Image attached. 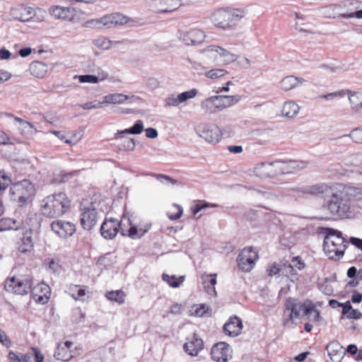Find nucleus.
<instances>
[{"instance_id": "2eb2a0df", "label": "nucleus", "mask_w": 362, "mask_h": 362, "mask_svg": "<svg viewBox=\"0 0 362 362\" xmlns=\"http://www.w3.org/2000/svg\"><path fill=\"white\" fill-rule=\"evenodd\" d=\"M52 230L59 237L66 238L73 235L76 231V226L70 221L57 220L50 225Z\"/></svg>"}, {"instance_id": "7ed1b4c3", "label": "nucleus", "mask_w": 362, "mask_h": 362, "mask_svg": "<svg viewBox=\"0 0 362 362\" xmlns=\"http://www.w3.org/2000/svg\"><path fill=\"white\" fill-rule=\"evenodd\" d=\"M324 230L323 250L325 254L331 259H339L344 256L349 242L342 236V233L338 230L325 228Z\"/></svg>"}, {"instance_id": "412c9836", "label": "nucleus", "mask_w": 362, "mask_h": 362, "mask_svg": "<svg viewBox=\"0 0 362 362\" xmlns=\"http://www.w3.org/2000/svg\"><path fill=\"white\" fill-rule=\"evenodd\" d=\"M11 16L19 21L28 22L31 21V7L23 4L18 5L11 9Z\"/></svg>"}, {"instance_id": "4468645a", "label": "nucleus", "mask_w": 362, "mask_h": 362, "mask_svg": "<svg viewBox=\"0 0 362 362\" xmlns=\"http://www.w3.org/2000/svg\"><path fill=\"white\" fill-rule=\"evenodd\" d=\"M211 356L216 362H227L232 358V350L228 344L220 341L212 346Z\"/></svg>"}, {"instance_id": "4be33fe9", "label": "nucleus", "mask_w": 362, "mask_h": 362, "mask_svg": "<svg viewBox=\"0 0 362 362\" xmlns=\"http://www.w3.org/2000/svg\"><path fill=\"white\" fill-rule=\"evenodd\" d=\"M326 350L332 362H340L345 354L343 346L337 341L329 343L326 346Z\"/></svg>"}, {"instance_id": "c03bdc74", "label": "nucleus", "mask_w": 362, "mask_h": 362, "mask_svg": "<svg viewBox=\"0 0 362 362\" xmlns=\"http://www.w3.org/2000/svg\"><path fill=\"white\" fill-rule=\"evenodd\" d=\"M2 224L4 226V227H0V232L6 230H18L20 228V226L18 224H17V222L11 218L3 220Z\"/></svg>"}, {"instance_id": "680f3d73", "label": "nucleus", "mask_w": 362, "mask_h": 362, "mask_svg": "<svg viewBox=\"0 0 362 362\" xmlns=\"http://www.w3.org/2000/svg\"><path fill=\"white\" fill-rule=\"evenodd\" d=\"M209 308L206 306V305L201 304L199 306L196 307V308L193 311L192 315L196 317H204L209 311Z\"/></svg>"}, {"instance_id": "052dcab7", "label": "nucleus", "mask_w": 362, "mask_h": 362, "mask_svg": "<svg viewBox=\"0 0 362 362\" xmlns=\"http://www.w3.org/2000/svg\"><path fill=\"white\" fill-rule=\"evenodd\" d=\"M130 128L132 130V134H140L144 131V122L142 120L138 119Z\"/></svg>"}, {"instance_id": "a211bd4d", "label": "nucleus", "mask_w": 362, "mask_h": 362, "mask_svg": "<svg viewBox=\"0 0 362 362\" xmlns=\"http://www.w3.org/2000/svg\"><path fill=\"white\" fill-rule=\"evenodd\" d=\"M16 249L18 252L25 254L31 252L34 247V242L33 240V231L31 229H26L22 236L16 242Z\"/></svg>"}, {"instance_id": "f704fd0d", "label": "nucleus", "mask_w": 362, "mask_h": 362, "mask_svg": "<svg viewBox=\"0 0 362 362\" xmlns=\"http://www.w3.org/2000/svg\"><path fill=\"white\" fill-rule=\"evenodd\" d=\"M45 269L52 274H59L61 271V265L59 259L47 258L43 263Z\"/></svg>"}, {"instance_id": "c85d7f7f", "label": "nucleus", "mask_w": 362, "mask_h": 362, "mask_svg": "<svg viewBox=\"0 0 362 362\" xmlns=\"http://www.w3.org/2000/svg\"><path fill=\"white\" fill-rule=\"evenodd\" d=\"M305 80L300 77L294 76H287L284 77L280 82V88L285 91H288L304 83Z\"/></svg>"}, {"instance_id": "5701e85b", "label": "nucleus", "mask_w": 362, "mask_h": 362, "mask_svg": "<svg viewBox=\"0 0 362 362\" xmlns=\"http://www.w3.org/2000/svg\"><path fill=\"white\" fill-rule=\"evenodd\" d=\"M100 25H103L107 28L115 27V25L112 13L105 15L101 18L88 20L85 23L84 26L95 28L98 27Z\"/></svg>"}, {"instance_id": "13d9d810", "label": "nucleus", "mask_w": 362, "mask_h": 362, "mask_svg": "<svg viewBox=\"0 0 362 362\" xmlns=\"http://www.w3.org/2000/svg\"><path fill=\"white\" fill-rule=\"evenodd\" d=\"M153 177H155L158 181L162 183H165V182H168L172 185H175L177 183V180L173 179V177L163 175V174H151Z\"/></svg>"}, {"instance_id": "72a5a7b5", "label": "nucleus", "mask_w": 362, "mask_h": 362, "mask_svg": "<svg viewBox=\"0 0 362 362\" xmlns=\"http://www.w3.org/2000/svg\"><path fill=\"white\" fill-rule=\"evenodd\" d=\"M54 356L57 360L69 361L73 357V355L70 350H68L67 348H63L60 344L56 349Z\"/></svg>"}, {"instance_id": "cd10ccee", "label": "nucleus", "mask_w": 362, "mask_h": 362, "mask_svg": "<svg viewBox=\"0 0 362 362\" xmlns=\"http://www.w3.org/2000/svg\"><path fill=\"white\" fill-rule=\"evenodd\" d=\"M254 173L261 178H273L271 162H261L255 167Z\"/></svg>"}, {"instance_id": "3c124183", "label": "nucleus", "mask_w": 362, "mask_h": 362, "mask_svg": "<svg viewBox=\"0 0 362 362\" xmlns=\"http://www.w3.org/2000/svg\"><path fill=\"white\" fill-rule=\"evenodd\" d=\"M218 205L216 204H209L206 202H201L198 204H197L192 209V213L194 214H197L199 211H201L203 209H205L209 207H217Z\"/></svg>"}, {"instance_id": "864d4df0", "label": "nucleus", "mask_w": 362, "mask_h": 362, "mask_svg": "<svg viewBox=\"0 0 362 362\" xmlns=\"http://www.w3.org/2000/svg\"><path fill=\"white\" fill-rule=\"evenodd\" d=\"M226 74V71L222 69H214L206 72V77L212 79L220 78Z\"/></svg>"}, {"instance_id": "dca6fc26", "label": "nucleus", "mask_w": 362, "mask_h": 362, "mask_svg": "<svg viewBox=\"0 0 362 362\" xmlns=\"http://www.w3.org/2000/svg\"><path fill=\"white\" fill-rule=\"evenodd\" d=\"M157 13H171L182 5V0H151Z\"/></svg>"}, {"instance_id": "b1692460", "label": "nucleus", "mask_w": 362, "mask_h": 362, "mask_svg": "<svg viewBox=\"0 0 362 362\" xmlns=\"http://www.w3.org/2000/svg\"><path fill=\"white\" fill-rule=\"evenodd\" d=\"M208 50L216 52L218 54L219 57L221 58V60L224 64H230L232 62H235L238 59V56L236 54H233L230 52L219 46H209L208 47Z\"/></svg>"}, {"instance_id": "f8f14e48", "label": "nucleus", "mask_w": 362, "mask_h": 362, "mask_svg": "<svg viewBox=\"0 0 362 362\" xmlns=\"http://www.w3.org/2000/svg\"><path fill=\"white\" fill-rule=\"evenodd\" d=\"M178 37L185 45L196 46L204 41L206 35L204 32L197 28H190L179 32Z\"/></svg>"}, {"instance_id": "c9c22d12", "label": "nucleus", "mask_w": 362, "mask_h": 362, "mask_svg": "<svg viewBox=\"0 0 362 362\" xmlns=\"http://www.w3.org/2000/svg\"><path fill=\"white\" fill-rule=\"evenodd\" d=\"M349 100L352 109L358 110L362 108V93L358 92H350Z\"/></svg>"}, {"instance_id": "49530a36", "label": "nucleus", "mask_w": 362, "mask_h": 362, "mask_svg": "<svg viewBox=\"0 0 362 362\" xmlns=\"http://www.w3.org/2000/svg\"><path fill=\"white\" fill-rule=\"evenodd\" d=\"M74 78H78V81L81 83H98V79L96 78V76L91 74H86V75H76Z\"/></svg>"}, {"instance_id": "e433bc0d", "label": "nucleus", "mask_w": 362, "mask_h": 362, "mask_svg": "<svg viewBox=\"0 0 362 362\" xmlns=\"http://www.w3.org/2000/svg\"><path fill=\"white\" fill-rule=\"evenodd\" d=\"M162 279L165 281L170 287L177 288L184 281L185 277L181 276L177 278L175 275L170 276L166 274H163Z\"/></svg>"}, {"instance_id": "79ce46f5", "label": "nucleus", "mask_w": 362, "mask_h": 362, "mask_svg": "<svg viewBox=\"0 0 362 362\" xmlns=\"http://www.w3.org/2000/svg\"><path fill=\"white\" fill-rule=\"evenodd\" d=\"M106 297L108 300L122 303L124 301V295L122 291H112L107 292Z\"/></svg>"}, {"instance_id": "e2e57ef3", "label": "nucleus", "mask_w": 362, "mask_h": 362, "mask_svg": "<svg viewBox=\"0 0 362 362\" xmlns=\"http://www.w3.org/2000/svg\"><path fill=\"white\" fill-rule=\"evenodd\" d=\"M216 111H220L226 108V104L222 99V95L212 96Z\"/></svg>"}, {"instance_id": "f03ea898", "label": "nucleus", "mask_w": 362, "mask_h": 362, "mask_svg": "<svg viewBox=\"0 0 362 362\" xmlns=\"http://www.w3.org/2000/svg\"><path fill=\"white\" fill-rule=\"evenodd\" d=\"M147 230H138L136 226H132L129 218L124 214L121 221L114 218H106L100 226V233L105 239H112L120 232L122 235H126L134 239L141 238Z\"/></svg>"}, {"instance_id": "6e6d98bb", "label": "nucleus", "mask_w": 362, "mask_h": 362, "mask_svg": "<svg viewBox=\"0 0 362 362\" xmlns=\"http://www.w3.org/2000/svg\"><path fill=\"white\" fill-rule=\"evenodd\" d=\"M108 256H109V254H107L105 256L100 257L98 259V260L97 262V264L100 268L107 269L111 266L112 262Z\"/></svg>"}, {"instance_id": "f3484780", "label": "nucleus", "mask_w": 362, "mask_h": 362, "mask_svg": "<svg viewBox=\"0 0 362 362\" xmlns=\"http://www.w3.org/2000/svg\"><path fill=\"white\" fill-rule=\"evenodd\" d=\"M197 95V90L192 88L189 90L182 92L177 95L170 94L168 95L164 101L165 107H177L180 103L194 98Z\"/></svg>"}, {"instance_id": "338daca9", "label": "nucleus", "mask_w": 362, "mask_h": 362, "mask_svg": "<svg viewBox=\"0 0 362 362\" xmlns=\"http://www.w3.org/2000/svg\"><path fill=\"white\" fill-rule=\"evenodd\" d=\"M30 352L33 354L35 362H43L44 356L37 348L32 347Z\"/></svg>"}, {"instance_id": "2f4dec72", "label": "nucleus", "mask_w": 362, "mask_h": 362, "mask_svg": "<svg viewBox=\"0 0 362 362\" xmlns=\"http://www.w3.org/2000/svg\"><path fill=\"white\" fill-rule=\"evenodd\" d=\"M39 286L40 290L44 292L43 295H37L34 293L33 295V298L36 303L44 305L48 302L49 298L50 288L45 284H39Z\"/></svg>"}, {"instance_id": "393cba45", "label": "nucleus", "mask_w": 362, "mask_h": 362, "mask_svg": "<svg viewBox=\"0 0 362 362\" xmlns=\"http://www.w3.org/2000/svg\"><path fill=\"white\" fill-rule=\"evenodd\" d=\"M305 167L306 163L303 161L293 160H282L283 175L296 173Z\"/></svg>"}, {"instance_id": "4c0bfd02", "label": "nucleus", "mask_w": 362, "mask_h": 362, "mask_svg": "<svg viewBox=\"0 0 362 362\" xmlns=\"http://www.w3.org/2000/svg\"><path fill=\"white\" fill-rule=\"evenodd\" d=\"M281 275L290 277L293 281L298 280L299 276L294 266L291 264L282 265Z\"/></svg>"}, {"instance_id": "20e7f679", "label": "nucleus", "mask_w": 362, "mask_h": 362, "mask_svg": "<svg viewBox=\"0 0 362 362\" xmlns=\"http://www.w3.org/2000/svg\"><path fill=\"white\" fill-rule=\"evenodd\" d=\"M71 206V200L64 192L46 197L42 202V213L45 216L56 218L66 214Z\"/></svg>"}, {"instance_id": "6e6552de", "label": "nucleus", "mask_w": 362, "mask_h": 362, "mask_svg": "<svg viewBox=\"0 0 362 362\" xmlns=\"http://www.w3.org/2000/svg\"><path fill=\"white\" fill-rule=\"evenodd\" d=\"M33 285V276L28 274L7 278L4 283V288L8 292L23 296L31 291Z\"/></svg>"}, {"instance_id": "a19ab883", "label": "nucleus", "mask_w": 362, "mask_h": 362, "mask_svg": "<svg viewBox=\"0 0 362 362\" xmlns=\"http://www.w3.org/2000/svg\"><path fill=\"white\" fill-rule=\"evenodd\" d=\"M201 108L204 110L206 113H214L216 112V107L214 102L213 97H209L204 100H203L201 103Z\"/></svg>"}, {"instance_id": "ea45409f", "label": "nucleus", "mask_w": 362, "mask_h": 362, "mask_svg": "<svg viewBox=\"0 0 362 362\" xmlns=\"http://www.w3.org/2000/svg\"><path fill=\"white\" fill-rule=\"evenodd\" d=\"M45 10L40 8H33L31 7V21L40 23L45 20Z\"/></svg>"}, {"instance_id": "0eeeda50", "label": "nucleus", "mask_w": 362, "mask_h": 362, "mask_svg": "<svg viewBox=\"0 0 362 362\" xmlns=\"http://www.w3.org/2000/svg\"><path fill=\"white\" fill-rule=\"evenodd\" d=\"M244 16L240 9L220 8L212 14L211 21L216 27L227 29L235 26Z\"/></svg>"}, {"instance_id": "09e8293b", "label": "nucleus", "mask_w": 362, "mask_h": 362, "mask_svg": "<svg viewBox=\"0 0 362 362\" xmlns=\"http://www.w3.org/2000/svg\"><path fill=\"white\" fill-rule=\"evenodd\" d=\"M344 136H349L355 143L362 144V128H356L349 135Z\"/></svg>"}, {"instance_id": "0e129e2a", "label": "nucleus", "mask_w": 362, "mask_h": 362, "mask_svg": "<svg viewBox=\"0 0 362 362\" xmlns=\"http://www.w3.org/2000/svg\"><path fill=\"white\" fill-rule=\"evenodd\" d=\"M0 343L4 346L9 348L12 346V342L5 332L0 328Z\"/></svg>"}, {"instance_id": "8fccbe9b", "label": "nucleus", "mask_w": 362, "mask_h": 362, "mask_svg": "<svg viewBox=\"0 0 362 362\" xmlns=\"http://www.w3.org/2000/svg\"><path fill=\"white\" fill-rule=\"evenodd\" d=\"M271 165L272 168L273 177L283 175L282 160H279L271 162Z\"/></svg>"}, {"instance_id": "c756f323", "label": "nucleus", "mask_w": 362, "mask_h": 362, "mask_svg": "<svg viewBox=\"0 0 362 362\" xmlns=\"http://www.w3.org/2000/svg\"><path fill=\"white\" fill-rule=\"evenodd\" d=\"M134 95L131 97L124 95L123 93H110L105 95L103 99H104V103L106 104H124L127 100L132 98H135Z\"/></svg>"}, {"instance_id": "f257e3e1", "label": "nucleus", "mask_w": 362, "mask_h": 362, "mask_svg": "<svg viewBox=\"0 0 362 362\" xmlns=\"http://www.w3.org/2000/svg\"><path fill=\"white\" fill-rule=\"evenodd\" d=\"M288 195L295 198L303 196L321 197L322 207L334 219L351 218L354 216L351 201H356L358 187L340 183L318 182L288 189Z\"/></svg>"}, {"instance_id": "9b49d317", "label": "nucleus", "mask_w": 362, "mask_h": 362, "mask_svg": "<svg viewBox=\"0 0 362 362\" xmlns=\"http://www.w3.org/2000/svg\"><path fill=\"white\" fill-rule=\"evenodd\" d=\"M285 308L287 310H290L289 320H293V319L298 318L301 310L304 311L305 315H312V310L314 308V304L312 302H309L308 304L304 303L300 304L296 302L293 298H288L285 303Z\"/></svg>"}, {"instance_id": "7c9ffc66", "label": "nucleus", "mask_w": 362, "mask_h": 362, "mask_svg": "<svg viewBox=\"0 0 362 362\" xmlns=\"http://www.w3.org/2000/svg\"><path fill=\"white\" fill-rule=\"evenodd\" d=\"M300 107L293 100H288L284 103L281 114L284 117L292 118L295 117L299 112Z\"/></svg>"}, {"instance_id": "774afa93", "label": "nucleus", "mask_w": 362, "mask_h": 362, "mask_svg": "<svg viewBox=\"0 0 362 362\" xmlns=\"http://www.w3.org/2000/svg\"><path fill=\"white\" fill-rule=\"evenodd\" d=\"M21 354H17L13 351H10L8 354L9 362H22Z\"/></svg>"}, {"instance_id": "a878e982", "label": "nucleus", "mask_w": 362, "mask_h": 362, "mask_svg": "<svg viewBox=\"0 0 362 362\" xmlns=\"http://www.w3.org/2000/svg\"><path fill=\"white\" fill-rule=\"evenodd\" d=\"M116 141V146L119 151H133L136 147V142L134 139L120 136H115Z\"/></svg>"}, {"instance_id": "6ab92c4d", "label": "nucleus", "mask_w": 362, "mask_h": 362, "mask_svg": "<svg viewBox=\"0 0 362 362\" xmlns=\"http://www.w3.org/2000/svg\"><path fill=\"white\" fill-rule=\"evenodd\" d=\"M185 351L191 356H197L199 351L204 349L203 340L194 334L190 338H187L183 346Z\"/></svg>"}, {"instance_id": "473e14b6", "label": "nucleus", "mask_w": 362, "mask_h": 362, "mask_svg": "<svg viewBox=\"0 0 362 362\" xmlns=\"http://www.w3.org/2000/svg\"><path fill=\"white\" fill-rule=\"evenodd\" d=\"M30 71L32 75L42 78L47 72V66L42 62H34L30 65Z\"/></svg>"}, {"instance_id": "423d86ee", "label": "nucleus", "mask_w": 362, "mask_h": 362, "mask_svg": "<svg viewBox=\"0 0 362 362\" xmlns=\"http://www.w3.org/2000/svg\"><path fill=\"white\" fill-rule=\"evenodd\" d=\"M11 199L19 206H23L32 202L35 194L34 185L28 180H23L13 184L9 189Z\"/></svg>"}, {"instance_id": "37998d69", "label": "nucleus", "mask_w": 362, "mask_h": 362, "mask_svg": "<svg viewBox=\"0 0 362 362\" xmlns=\"http://www.w3.org/2000/svg\"><path fill=\"white\" fill-rule=\"evenodd\" d=\"M11 179L4 170H0V194L11 185Z\"/></svg>"}, {"instance_id": "4d7b16f0", "label": "nucleus", "mask_w": 362, "mask_h": 362, "mask_svg": "<svg viewBox=\"0 0 362 362\" xmlns=\"http://www.w3.org/2000/svg\"><path fill=\"white\" fill-rule=\"evenodd\" d=\"M113 18L115 26L124 25L128 23V17L120 13H113Z\"/></svg>"}, {"instance_id": "aec40b11", "label": "nucleus", "mask_w": 362, "mask_h": 362, "mask_svg": "<svg viewBox=\"0 0 362 362\" xmlns=\"http://www.w3.org/2000/svg\"><path fill=\"white\" fill-rule=\"evenodd\" d=\"M243 327L241 319L237 316H233L230 317L228 322L223 325V331L226 334L235 337L241 333Z\"/></svg>"}, {"instance_id": "1a4fd4ad", "label": "nucleus", "mask_w": 362, "mask_h": 362, "mask_svg": "<svg viewBox=\"0 0 362 362\" xmlns=\"http://www.w3.org/2000/svg\"><path fill=\"white\" fill-rule=\"evenodd\" d=\"M49 13L54 19L73 23L76 21V13L85 14V12L75 7L54 5L49 7Z\"/></svg>"}, {"instance_id": "ddd939ff", "label": "nucleus", "mask_w": 362, "mask_h": 362, "mask_svg": "<svg viewBox=\"0 0 362 362\" xmlns=\"http://www.w3.org/2000/svg\"><path fill=\"white\" fill-rule=\"evenodd\" d=\"M197 134L206 141L211 144L219 142L221 132L218 126L214 124H205L197 127Z\"/></svg>"}, {"instance_id": "58836bf2", "label": "nucleus", "mask_w": 362, "mask_h": 362, "mask_svg": "<svg viewBox=\"0 0 362 362\" xmlns=\"http://www.w3.org/2000/svg\"><path fill=\"white\" fill-rule=\"evenodd\" d=\"M13 118L16 122H18L20 124L21 127L18 129L19 130H21V134H24L25 131H27L28 132H33L37 131L35 126L31 122L25 121L18 117H13Z\"/></svg>"}, {"instance_id": "603ef678", "label": "nucleus", "mask_w": 362, "mask_h": 362, "mask_svg": "<svg viewBox=\"0 0 362 362\" xmlns=\"http://www.w3.org/2000/svg\"><path fill=\"white\" fill-rule=\"evenodd\" d=\"M346 275L350 279L356 277L362 281V267L358 270L356 267L352 266L348 269Z\"/></svg>"}, {"instance_id": "69168bd1", "label": "nucleus", "mask_w": 362, "mask_h": 362, "mask_svg": "<svg viewBox=\"0 0 362 362\" xmlns=\"http://www.w3.org/2000/svg\"><path fill=\"white\" fill-rule=\"evenodd\" d=\"M74 173H61L57 175L54 179L53 182L54 183H62L66 182L69 177L73 175Z\"/></svg>"}, {"instance_id": "bf43d9fd", "label": "nucleus", "mask_w": 362, "mask_h": 362, "mask_svg": "<svg viewBox=\"0 0 362 362\" xmlns=\"http://www.w3.org/2000/svg\"><path fill=\"white\" fill-rule=\"evenodd\" d=\"M282 266H279L276 263L268 267L267 272L269 276H273L277 274L281 275Z\"/></svg>"}, {"instance_id": "de8ad7c7", "label": "nucleus", "mask_w": 362, "mask_h": 362, "mask_svg": "<svg viewBox=\"0 0 362 362\" xmlns=\"http://www.w3.org/2000/svg\"><path fill=\"white\" fill-rule=\"evenodd\" d=\"M222 99L226 104V108L238 103L241 100V96L235 95H222Z\"/></svg>"}, {"instance_id": "5fc2aeb1", "label": "nucleus", "mask_w": 362, "mask_h": 362, "mask_svg": "<svg viewBox=\"0 0 362 362\" xmlns=\"http://www.w3.org/2000/svg\"><path fill=\"white\" fill-rule=\"evenodd\" d=\"M318 288L320 291L326 296H332L334 293V288L332 286L326 281H323L322 283L318 285Z\"/></svg>"}, {"instance_id": "bb28decb", "label": "nucleus", "mask_w": 362, "mask_h": 362, "mask_svg": "<svg viewBox=\"0 0 362 362\" xmlns=\"http://www.w3.org/2000/svg\"><path fill=\"white\" fill-rule=\"evenodd\" d=\"M216 274H204L202 276V279L204 281V289L206 292L211 296H216V291L215 288V285L217 283L216 281Z\"/></svg>"}, {"instance_id": "9d476101", "label": "nucleus", "mask_w": 362, "mask_h": 362, "mask_svg": "<svg viewBox=\"0 0 362 362\" xmlns=\"http://www.w3.org/2000/svg\"><path fill=\"white\" fill-rule=\"evenodd\" d=\"M258 259L257 252L252 247H245L237 258L238 267L245 272H250Z\"/></svg>"}, {"instance_id": "a18cd8bd", "label": "nucleus", "mask_w": 362, "mask_h": 362, "mask_svg": "<svg viewBox=\"0 0 362 362\" xmlns=\"http://www.w3.org/2000/svg\"><path fill=\"white\" fill-rule=\"evenodd\" d=\"M346 164L356 166L362 164V153H357L350 155L346 159Z\"/></svg>"}, {"instance_id": "39448f33", "label": "nucleus", "mask_w": 362, "mask_h": 362, "mask_svg": "<svg viewBox=\"0 0 362 362\" xmlns=\"http://www.w3.org/2000/svg\"><path fill=\"white\" fill-rule=\"evenodd\" d=\"M101 202L96 199H83L80 204V223L82 228L90 230L96 225L100 213L103 212Z\"/></svg>"}]
</instances>
